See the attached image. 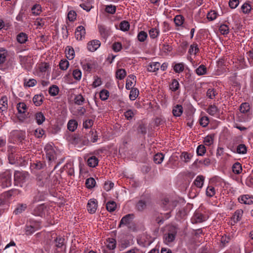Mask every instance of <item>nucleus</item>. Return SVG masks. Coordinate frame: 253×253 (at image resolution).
<instances>
[{"instance_id":"42","label":"nucleus","mask_w":253,"mask_h":253,"mask_svg":"<svg viewBox=\"0 0 253 253\" xmlns=\"http://www.w3.org/2000/svg\"><path fill=\"white\" fill-rule=\"evenodd\" d=\"M247 148L245 144H241L237 147V153L240 154H245L247 153Z\"/></svg>"},{"instance_id":"10","label":"nucleus","mask_w":253,"mask_h":253,"mask_svg":"<svg viewBox=\"0 0 253 253\" xmlns=\"http://www.w3.org/2000/svg\"><path fill=\"white\" fill-rule=\"evenodd\" d=\"M75 37L78 40H82L85 35V30L84 26H78L75 31Z\"/></svg>"},{"instance_id":"18","label":"nucleus","mask_w":253,"mask_h":253,"mask_svg":"<svg viewBox=\"0 0 253 253\" xmlns=\"http://www.w3.org/2000/svg\"><path fill=\"white\" fill-rule=\"evenodd\" d=\"M243 211L242 210H237L234 213L232 216V220L233 221L236 223L239 221L242 218L243 215Z\"/></svg>"},{"instance_id":"45","label":"nucleus","mask_w":253,"mask_h":253,"mask_svg":"<svg viewBox=\"0 0 253 253\" xmlns=\"http://www.w3.org/2000/svg\"><path fill=\"white\" fill-rule=\"evenodd\" d=\"M219 30L222 35H225L229 33V28L226 24H222L220 26Z\"/></svg>"},{"instance_id":"49","label":"nucleus","mask_w":253,"mask_h":253,"mask_svg":"<svg viewBox=\"0 0 253 253\" xmlns=\"http://www.w3.org/2000/svg\"><path fill=\"white\" fill-rule=\"evenodd\" d=\"M146 203L145 201L140 200L137 203L136 208L139 211H142L146 209Z\"/></svg>"},{"instance_id":"38","label":"nucleus","mask_w":253,"mask_h":253,"mask_svg":"<svg viewBox=\"0 0 253 253\" xmlns=\"http://www.w3.org/2000/svg\"><path fill=\"white\" fill-rule=\"evenodd\" d=\"M96 184L95 179L93 178L90 177L85 181V185L87 188L91 189L93 188Z\"/></svg>"},{"instance_id":"26","label":"nucleus","mask_w":253,"mask_h":253,"mask_svg":"<svg viewBox=\"0 0 253 253\" xmlns=\"http://www.w3.org/2000/svg\"><path fill=\"white\" fill-rule=\"evenodd\" d=\"M233 172L237 174H240L242 170L241 164L239 162L235 163L232 167Z\"/></svg>"},{"instance_id":"8","label":"nucleus","mask_w":253,"mask_h":253,"mask_svg":"<svg viewBox=\"0 0 253 253\" xmlns=\"http://www.w3.org/2000/svg\"><path fill=\"white\" fill-rule=\"evenodd\" d=\"M100 44L101 42L99 40H92L88 42L87 49L91 52L95 51L100 47Z\"/></svg>"},{"instance_id":"24","label":"nucleus","mask_w":253,"mask_h":253,"mask_svg":"<svg viewBox=\"0 0 253 253\" xmlns=\"http://www.w3.org/2000/svg\"><path fill=\"white\" fill-rule=\"evenodd\" d=\"M77 126L78 123L74 120H70L67 124L68 129L71 131H74L77 128Z\"/></svg>"},{"instance_id":"40","label":"nucleus","mask_w":253,"mask_h":253,"mask_svg":"<svg viewBox=\"0 0 253 253\" xmlns=\"http://www.w3.org/2000/svg\"><path fill=\"white\" fill-rule=\"evenodd\" d=\"M17 109L19 113H24L27 108L26 104L24 102H20L17 105Z\"/></svg>"},{"instance_id":"2","label":"nucleus","mask_w":253,"mask_h":253,"mask_svg":"<svg viewBox=\"0 0 253 253\" xmlns=\"http://www.w3.org/2000/svg\"><path fill=\"white\" fill-rule=\"evenodd\" d=\"M46 159L49 162L52 163L56 159V153L53 146L50 144H46L44 147Z\"/></svg>"},{"instance_id":"4","label":"nucleus","mask_w":253,"mask_h":253,"mask_svg":"<svg viewBox=\"0 0 253 253\" xmlns=\"http://www.w3.org/2000/svg\"><path fill=\"white\" fill-rule=\"evenodd\" d=\"M176 233V229L173 226L171 227L169 233L165 234L164 236V242L166 244H168L169 243L173 242L175 238Z\"/></svg>"},{"instance_id":"39","label":"nucleus","mask_w":253,"mask_h":253,"mask_svg":"<svg viewBox=\"0 0 253 253\" xmlns=\"http://www.w3.org/2000/svg\"><path fill=\"white\" fill-rule=\"evenodd\" d=\"M199 50L198 44L196 43H194L190 45L188 52L191 55H196Z\"/></svg>"},{"instance_id":"27","label":"nucleus","mask_w":253,"mask_h":253,"mask_svg":"<svg viewBox=\"0 0 253 253\" xmlns=\"http://www.w3.org/2000/svg\"><path fill=\"white\" fill-rule=\"evenodd\" d=\"M35 119L37 123L39 125L42 124L43 122L45 121V117L43 113L42 112L37 113L35 115Z\"/></svg>"},{"instance_id":"15","label":"nucleus","mask_w":253,"mask_h":253,"mask_svg":"<svg viewBox=\"0 0 253 253\" xmlns=\"http://www.w3.org/2000/svg\"><path fill=\"white\" fill-rule=\"evenodd\" d=\"M183 113L182 105L177 104L174 106L172 109V114L176 117H180Z\"/></svg>"},{"instance_id":"33","label":"nucleus","mask_w":253,"mask_h":253,"mask_svg":"<svg viewBox=\"0 0 253 253\" xmlns=\"http://www.w3.org/2000/svg\"><path fill=\"white\" fill-rule=\"evenodd\" d=\"M43 96L42 95H36L33 98L34 104L37 106H40L42 102Z\"/></svg>"},{"instance_id":"61","label":"nucleus","mask_w":253,"mask_h":253,"mask_svg":"<svg viewBox=\"0 0 253 253\" xmlns=\"http://www.w3.org/2000/svg\"><path fill=\"white\" fill-rule=\"evenodd\" d=\"M215 194V189L211 186H209L207 188L206 194L208 196L211 197Z\"/></svg>"},{"instance_id":"41","label":"nucleus","mask_w":253,"mask_h":253,"mask_svg":"<svg viewBox=\"0 0 253 253\" xmlns=\"http://www.w3.org/2000/svg\"><path fill=\"white\" fill-rule=\"evenodd\" d=\"M184 21V17L181 15H176L174 18L175 25L177 26H181Z\"/></svg>"},{"instance_id":"32","label":"nucleus","mask_w":253,"mask_h":253,"mask_svg":"<svg viewBox=\"0 0 253 253\" xmlns=\"http://www.w3.org/2000/svg\"><path fill=\"white\" fill-rule=\"evenodd\" d=\"M126 75V71L124 69H118L116 72V78L120 80L124 79Z\"/></svg>"},{"instance_id":"34","label":"nucleus","mask_w":253,"mask_h":253,"mask_svg":"<svg viewBox=\"0 0 253 253\" xmlns=\"http://www.w3.org/2000/svg\"><path fill=\"white\" fill-rule=\"evenodd\" d=\"M139 90L136 88H132L130 91L129 95V99L131 100H134L138 96Z\"/></svg>"},{"instance_id":"19","label":"nucleus","mask_w":253,"mask_h":253,"mask_svg":"<svg viewBox=\"0 0 253 253\" xmlns=\"http://www.w3.org/2000/svg\"><path fill=\"white\" fill-rule=\"evenodd\" d=\"M7 51L3 48H0V65L3 64L6 61L7 56Z\"/></svg>"},{"instance_id":"56","label":"nucleus","mask_w":253,"mask_h":253,"mask_svg":"<svg viewBox=\"0 0 253 253\" xmlns=\"http://www.w3.org/2000/svg\"><path fill=\"white\" fill-rule=\"evenodd\" d=\"M147 37V34L144 31L140 32L137 35V39L141 42H144Z\"/></svg>"},{"instance_id":"62","label":"nucleus","mask_w":253,"mask_h":253,"mask_svg":"<svg viewBox=\"0 0 253 253\" xmlns=\"http://www.w3.org/2000/svg\"><path fill=\"white\" fill-rule=\"evenodd\" d=\"M105 11L108 13L113 14L116 12V6L112 4L107 5L105 8Z\"/></svg>"},{"instance_id":"43","label":"nucleus","mask_w":253,"mask_h":253,"mask_svg":"<svg viewBox=\"0 0 253 253\" xmlns=\"http://www.w3.org/2000/svg\"><path fill=\"white\" fill-rule=\"evenodd\" d=\"M55 246L57 248H62L65 246V239L64 238L58 237L55 240Z\"/></svg>"},{"instance_id":"30","label":"nucleus","mask_w":253,"mask_h":253,"mask_svg":"<svg viewBox=\"0 0 253 253\" xmlns=\"http://www.w3.org/2000/svg\"><path fill=\"white\" fill-rule=\"evenodd\" d=\"M59 89L56 85H52L48 90L49 94L52 96L57 95L59 93Z\"/></svg>"},{"instance_id":"53","label":"nucleus","mask_w":253,"mask_h":253,"mask_svg":"<svg viewBox=\"0 0 253 253\" xmlns=\"http://www.w3.org/2000/svg\"><path fill=\"white\" fill-rule=\"evenodd\" d=\"M206 152V148L204 145H200L197 148V154L198 156H203Z\"/></svg>"},{"instance_id":"36","label":"nucleus","mask_w":253,"mask_h":253,"mask_svg":"<svg viewBox=\"0 0 253 253\" xmlns=\"http://www.w3.org/2000/svg\"><path fill=\"white\" fill-rule=\"evenodd\" d=\"M214 135L213 134H210L207 135L205 137L204 143L206 145L210 146L213 143Z\"/></svg>"},{"instance_id":"55","label":"nucleus","mask_w":253,"mask_h":253,"mask_svg":"<svg viewBox=\"0 0 253 253\" xmlns=\"http://www.w3.org/2000/svg\"><path fill=\"white\" fill-rule=\"evenodd\" d=\"M109 96V92L106 89H102L100 92V98L102 100H106Z\"/></svg>"},{"instance_id":"57","label":"nucleus","mask_w":253,"mask_h":253,"mask_svg":"<svg viewBox=\"0 0 253 253\" xmlns=\"http://www.w3.org/2000/svg\"><path fill=\"white\" fill-rule=\"evenodd\" d=\"M74 100H75V103L76 104H77V105H82L84 101V98L83 95H82L81 94L77 95L75 97Z\"/></svg>"},{"instance_id":"35","label":"nucleus","mask_w":253,"mask_h":253,"mask_svg":"<svg viewBox=\"0 0 253 253\" xmlns=\"http://www.w3.org/2000/svg\"><path fill=\"white\" fill-rule=\"evenodd\" d=\"M184 70V65L183 63L175 64L173 66V70L175 73H180Z\"/></svg>"},{"instance_id":"1","label":"nucleus","mask_w":253,"mask_h":253,"mask_svg":"<svg viewBox=\"0 0 253 253\" xmlns=\"http://www.w3.org/2000/svg\"><path fill=\"white\" fill-rule=\"evenodd\" d=\"M11 185V173L7 170L0 174V186L2 188L8 187Z\"/></svg>"},{"instance_id":"17","label":"nucleus","mask_w":253,"mask_h":253,"mask_svg":"<svg viewBox=\"0 0 253 253\" xmlns=\"http://www.w3.org/2000/svg\"><path fill=\"white\" fill-rule=\"evenodd\" d=\"M160 67L159 62H152L148 66L147 70L149 72H154L157 71Z\"/></svg>"},{"instance_id":"59","label":"nucleus","mask_w":253,"mask_h":253,"mask_svg":"<svg viewBox=\"0 0 253 253\" xmlns=\"http://www.w3.org/2000/svg\"><path fill=\"white\" fill-rule=\"evenodd\" d=\"M82 72L79 69H75L73 72V76L74 78L76 80H80L82 78Z\"/></svg>"},{"instance_id":"20","label":"nucleus","mask_w":253,"mask_h":253,"mask_svg":"<svg viewBox=\"0 0 253 253\" xmlns=\"http://www.w3.org/2000/svg\"><path fill=\"white\" fill-rule=\"evenodd\" d=\"M195 223H201L206 220V217L199 212H196L194 215Z\"/></svg>"},{"instance_id":"63","label":"nucleus","mask_w":253,"mask_h":253,"mask_svg":"<svg viewBox=\"0 0 253 253\" xmlns=\"http://www.w3.org/2000/svg\"><path fill=\"white\" fill-rule=\"evenodd\" d=\"M242 10L243 12V13L245 14H248L250 13L251 10V6L250 4L247 3H245L242 6Z\"/></svg>"},{"instance_id":"9","label":"nucleus","mask_w":253,"mask_h":253,"mask_svg":"<svg viewBox=\"0 0 253 253\" xmlns=\"http://www.w3.org/2000/svg\"><path fill=\"white\" fill-rule=\"evenodd\" d=\"M134 215L133 214H128L124 216L121 220L119 225L121 227L123 225H128L130 224L133 219Z\"/></svg>"},{"instance_id":"47","label":"nucleus","mask_w":253,"mask_h":253,"mask_svg":"<svg viewBox=\"0 0 253 253\" xmlns=\"http://www.w3.org/2000/svg\"><path fill=\"white\" fill-rule=\"evenodd\" d=\"M116 204L114 201H109L106 204V209L109 211H113L116 210Z\"/></svg>"},{"instance_id":"51","label":"nucleus","mask_w":253,"mask_h":253,"mask_svg":"<svg viewBox=\"0 0 253 253\" xmlns=\"http://www.w3.org/2000/svg\"><path fill=\"white\" fill-rule=\"evenodd\" d=\"M179 86L178 82L176 79L172 80V83L169 85L170 89L172 91H175L179 88Z\"/></svg>"},{"instance_id":"54","label":"nucleus","mask_w":253,"mask_h":253,"mask_svg":"<svg viewBox=\"0 0 253 253\" xmlns=\"http://www.w3.org/2000/svg\"><path fill=\"white\" fill-rule=\"evenodd\" d=\"M217 94L216 90L213 88L209 89L207 92V96L211 99H213Z\"/></svg>"},{"instance_id":"37","label":"nucleus","mask_w":253,"mask_h":253,"mask_svg":"<svg viewBox=\"0 0 253 253\" xmlns=\"http://www.w3.org/2000/svg\"><path fill=\"white\" fill-rule=\"evenodd\" d=\"M37 83V81L34 79H30L28 81H27L26 79H24V85L29 87L35 86Z\"/></svg>"},{"instance_id":"44","label":"nucleus","mask_w":253,"mask_h":253,"mask_svg":"<svg viewBox=\"0 0 253 253\" xmlns=\"http://www.w3.org/2000/svg\"><path fill=\"white\" fill-rule=\"evenodd\" d=\"M164 159V156L162 153H157L154 156V161L156 164H160Z\"/></svg>"},{"instance_id":"21","label":"nucleus","mask_w":253,"mask_h":253,"mask_svg":"<svg viewBox=\"0 0 253 253\" xmlns=\"http://www.w3.org/2000/svg\"><path fill=\"white\" fill-rule=\"evenodd\" d=\"M192 157V154H191V153H188L186 152H182L180 155L181 159L185 163L189 162L191 160Z\"/></svg>"},{"instance_id":"64","label":"nucleus","mask_w":253,"mask_h":253,"mask_svg":"<svg viewBox=\"0 0 253 253\" xmlns=\"http://www.w3.org/2000/svg\"><path fill=\"white\" fill-rule=\"evenodd\" d=\"M209 123V120L207 117H202L200 120V124L203 127H206Z\"/></svg>"},{"instance_id":"14","label":"nucleus","mask_w":253,"mask_h":253,"mask_svg":"<svg viewBox=\"0 0 253 253\" xmlns=\"http://www.w3.org/2000/svg\"><path fill=\"white\" fill-rule=\"evenodd\" d=\"M27 208V204L19 203L13 211V213L17 215L24 211Z\"/></svg>"},{"instance_id":"29","label":"nucleus","mask_w":253,"mask_h":253,"mask_svg":"<svg viewBox=\"0 0 253 253\" xmlns=\"http://www.w3.org/2000/svg\"><path fill=\"white\" fill-rule=\"evenodd\" d=\"M204 181V177L202 175L198 176L194 181L195 185L198 188H202Z\"/></svg>"},{"instance_id":"48","label":"nucleus","mask_w":253,"mask_h":253,"mask_svg":"<svg viewBox=\"0 0 253 253\" xmlns=\"http://www.w3.org/2000/svg\"><path fill=\"white\" fill-rule=\"evenodd\" d=\"M218 111L217 108L214 105H210L208 110L207 112L211 116H215Z\"/></svg>"},{"instance_id":"58","label":"nucleus","mask_w":253,"mask_h":253,"mask_svg":"<svg viewBox=\"0 0 253 253\" xmlns=\"http://www.w3.org/2000/svg\"><path fill=\"white\" fill-rule=\"evenodd\" d=\"M107 248L110 250L114 249L116 247V241L113 238L109 239L107 241Z\"/></svg>"},{"instance_id":"60","label":"nucleus","mask_w":253,"mask_h":253,"mask_svg":"<svg viewBox=\"0 0 253 253\" xmlns=\"http://www.w3.org/2000/svg\"><path fill=\"white\" fill-rule=\"evenodd\" d=\"M69 65V63L67 60H61L59 63V67L62 70L67 69Z\"/></svg>"},{"instance_id":"3","label":"nucleus","mask_w":253,"mask_h":253,"mask_svg":"<svg viewBox=\"0 0 253 253\" xmlns=\"http://www.w3.org/2000/svg\"><path fill=\"white\" fill-rule=\"evenodd\" d=\"M28 175L27 172H23L19 171H16L14 173V182L15 185L21 186V184L23 183L27 178Z\"/></svg>"},{"instance_id":"23","label":"nucleus","mask_w":253,"mask_h":253,"mask_svg":"<svg viewBox=\"0 0 253 253\" xmlns=\"http://www.w3.org/2000/svg\"><path fill=\"white\" fill-rule=\"evenodd\" d=\"M31 11L33 15H39L42 11V6L39 4H36L32 6Z\"/></svg>"},{"instance_id":"46","label":"nucleus","mask_w":253,"mask_h":253,"mask_svg":"<svg viewBox=\"0 0 253 253\" xmlns=\"http://www.w3.org/2000/svg\"><path fill=\"white\" fill-rule=\"evenodd\" d=\"M129 23L126 21H123L120 24V28L123 31H127L129 29Z\"/></svg>"},{"instance_id":"16","label":"nucleus","mask_w":253,"mask_h":253,"mask_svg":"<svg viewBox=\"0 0 253 253\" xmlns=\"http://www.w3.org/2000/svg\"><path fill=\"white\" fill-rule=\"evenodd\" d=\"M66 55L69 60L73 59L75 57V51L74 48L70 46L66 47L65 49Z\"/></svg>"},{"instance_id":"12","label":"nucleus","mask_w":253,"mask_h":253,"mask_svg":"<svg viewBox=\"0 0 253 253\" xmlns=\"http://www.w3.org/2000/svg\"><path fill=\"white\" fill-rule=\"evenodd\" d=\"M239 201L242 204H253V197L248 195H243L239 198Z\"/></svg>"},{"instance_id":"52","label":"nucleus","mask_w":253,"mask_h":253,"mask_svg":"<svg viewBox=\"0 0 253 253\" xmlns=\"http://www.w3.org/2000/svg\"><path fill=\"white\" fill-rule=\"evenodd\" d=\"M136 110H128L124 113V115L127 120H131L136 114Z\"/></svg>"},{"instance_id":"13","label":"nucleus","mask_w":253,"mask_h":253,"mask_svg":"<svg viewBox=\"0 0 253 253\" xmlns=\"http://www.w3.org/2000/svg\"><path fill=\"white\" fill-rule=\"evenodd\" d=\"M7 107V98L6 96H2L0 99V112H6Z\"/></svg>"},{"instance_id":"11","label":"nucleus","mask_w":253,"mask_h":253,"mask_svg":"<svg viewBox=\"0 0 253 253\" xmlns=\"http://www.w3.org/2000/svg\"><path fill=\"white\" fill-rule=\"evenodd\" d=\"M239 110L241 113L247 115H249L252 113L250 105L247 102L242 103Z\"/></svg>"},{"instance_id":"50","label":"nucleus","mask_w":253,"mask_h":253,"mask_svg":"<svg viewBox=\"0 0 253 253\" xmlns=\"http://www.w3.org/2000/svg\"><path fill=\"white\" fill-rule=\"evenodd\" d=\"M207 72V68L205 66L203 65H201L196 70V73L198 75H203L206 73Z\"/></svg>"},{"instance_id":"6","label":"nucleus","mask_w":253,"mask_h":253,"mask_svg":"<svg viewBox=\"0 0 253 253\" xmlns=\"http://www.w3.org/2000/svg\"><path fill=\"white\" fill-rule=\"evenodd\" d=\"M98 29L100 36L104 39H106L110 34V29L101 24L98 25Z\"/></svg>"},{"instance_id":"31","label":"nucleus","mask_w":253,"mask_h":253,"mask_svg":"<svg viewBox=\"0 0 253 253\" xmlns=\"http://www.w3.org/2000/svg\"><path fill=\"white\" fill-rule=\"evenodd\" d=\"M28 39L27 35L24 33H20L17 36V40L20 43H25Z\"/></svg>"},{"instance_id":"28","label":"nucleus","mask_w":253,"mask_h":253,"mask_svg":"<svg viewBox=\"0 0 253 253\" xmlns=\"http://www.w3.org/2000/svg\"><path fill=\"white\" fill-rule=\"evenodd\" d=\"M43 210L44 206L41 205L38 206L34 209L33 213L35 215L42 216L43 213Z\"/></svg>"},{"instance_id":"22","label":"nucleus","mask_w":253,"mask_h":253,"mask_svg":"<svg viewBox=\"0 0 253 253\" xmlns=\"http://www.w3.org/2000/svg\"><path fill=\"white\" fill-rule=\"evenodd\" d=\"M98 164V160L95 156H91L87 160V164L89 167L91 168L95 167Z\"/></svg>"},{"instance_id":"7","label":"nucleus","mask_w":253,"mask_h":253,"mask_svg":"<svg viewBox=\"0 0 253 253\" xmlns=\"http://www.w3.org/2000/svg\"><path fill=\"white\" fill-rule=\"evenodd\" d=\"M97 208V201L95 199H92L88 201L87 209L90 213H94L95 212Z\"/></svg>"},{"instance_id":"5","label":"nucleus","mask_w":253,"mask_h":253,"mask_svg":"<svg viewBox=\"0 0 253 253\" xmlns=\"http://www.w3.org/2000/svg\"><path fill=\"white\" fill-rule=\"evenodd\" d=\"M170 216V211L166 213L156 212L155 214V220L159 224H163L164 221L169 218Z\"/></svg>"},{"instance_id":"25","label":"nucleus","mask_w":253,"mask_h":253,"mask_svg":"<svg viewBox=\"0 0 253 253\" xmlns=\"http://www.w3.org/2000/svg\"><path fill=\"white\" fill-rule=\"evenodd\" d=\"M8 151V158L9 161V163L11 164H13L15 163V159L18 158V157H16V155L14 154L13 152H14V150H13L12 148L11 149H9Z\"/></svg>"}]
</instances>
